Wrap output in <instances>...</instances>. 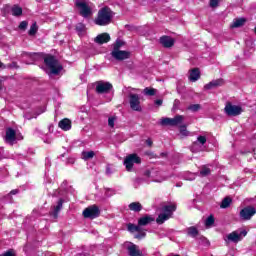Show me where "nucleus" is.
<instances>
[{
	"instance_id": "45",
	"label": "nucleus",
	"mask_w": 256,
	"mask_h": 256,
	"mask_svg": "<svg viewBox=\"0 0 256 256\" xmlns=\"http://www.w3.org/2000/svg\"><path fill=\"white\" fill-rule=\"evenodd\" d=\"M7 156L5 155V150L3 148H0V159H6Z\"/></svg>"
},
{
	"instance_id": "20",
	"label": "nucleus",
	"mask_w": 256,
	"mask_h": 256,
	"mask_svg": "<svg viewBox=\"0 0 256 256\" xmlns=\"http://www.w3.org/2000/svg\"><path fill=\"white\" fill-rule=\"evenodd\" d=\"M153 221H155V218L150 215H145L138 220V225L140 226V228L145 227L149 225V223H153Z\"/></svg>"
},
{
	"instance_id": "53",
	"label": "nucleus",
	"mask_w": 256,
	"mask_h": 256,
	"mask_svg": "<svg viewBox=\"0 0 256 256\" xmlns=\"http://www.w3.org/2000/svg\"><path fill=\"white\" fill-rule=\"evenodd\" d=\"M33 62L26 61V65H31Z\"/></svg>"
},
{
	"instance_id": "28",
	"label": "nucleus",
	"mask_w": 256,
	"mask_h": 256,
	"mask_svg": "<svg viewBox=\"0 0 256 256\" xmlns=\"http://www.w3.org/2000/svg\"><path fill=\"white\" fill-rule=\"evenodd\" d=\"M113 50L112 51H121L122 47H125V41L121 39H117L115 43L112 45Z\"/></svg>"
},
{
	"instance_id": "32",
	"label": "nucleus",
	"mask_w": 256,
	"mask_h": 256,
	"mask_svg": "<svg viewBox=\"0 0 256 256\" xmlns=\"http://www.w3.org/2000/svg\"><path fill=\"white\" fill-rule=\"evenodd\" d=\"M187 234L190 235V237H197L199 230H197L195 226H192L187 229Z\"/></svg>"
},
{
	"instance_id": "6",
	"label": "nucleus",
	"mask_w": 256,
	"mask_h": 256,
	"mask_svg": "<svg viewBox=\"0 0 256 256\" xmlns=\"http://www.w3.org/2000/svg\"><path fill=\"white\" fill-rule=\"evenodd\" d=\"M139 165L141 163V158L138 157L137 154H130L124 159V165L126 167V171H132L133 165Z\"/></svg>"
},
{
	"instance_id": "47",
	"label": "nucleus",
	"mask_w": 256,
	"mask_h": 256,
	"mask_svg": "<svg viewBox=\"0 0 256 256\" xmlns=\"http://www.w3.org/2000/svg\"><path fill=\"white\" fill-rule=\"evenodd\" d=\"M2 256H15V254H13V251L9 250L6 253H4Z\"/></svg>"
},
{
	"instance_id": "17",
	"label": "nucleus",
	"mask_w": 256,
	"mask_h": 256,
	"mask_svg": "<svg viewBox=\"0 0 256 256\" xmlns=\"http://www.w3.org/2000/svg\"><path fill=\"white\" fill-rule=\"evenodd\" d=\"M225 82L223 81V79H216V80H212L211 82H209L208 84H206L204 86V90L205 91H211V89H217V87H221L223 86Z\"/></svg>"
},
{
	"instance_id": "25",
	"label": "nucleus",
	"mask_w": 256,
	"mask_h": 256,
	"mask_svg": "<svg viewBox=\"0 0 256 256\" xmlns=\"http://www.w3.org/2000/svg\"><path fill=\"white\" fill-rule=\"evenodd\" d=\"M128 207L130 211H134L135 213H139L143 209V206L139 202H132Z\"/></svg>"
},
{
	"instance_id": "22",
	"label": "nucleus",
	"mask_w": 256,
	"mask_h": 256,
	"mask_svg": "<svg viewBox=\"0 0 256 256\" xmlns=\"http://www.w3.org/2000/svg\"><path fill=\"white\" fill-rule=\"evenodd\" d=\"M58 125L63 131H69V129H71V120L65 118L61 120Z\"/></svg>"
},
{
	"instance_id": "10",
	"label": "nucleus",
	"mask_w": 256,
	"mask_h": 256,
	"mask_svg": "<svg viewBox=\"0 0 256 256\" xmlns=\"http://www.w3.org/2000/svg\"><path fill=\"white\" fill-rule=\"evenodd\" d=\"M111 57L116 61H125V59L131 57V52L125 50H112Z\"/></svg>"
},
{
	"instance_id": "19",
	"label": "nucleus",
	"mask_w": 256,
	"mask_h": 256,
	"mask_svg": "<svg viewBox=\"0 0 256 256\" xmlns=\"http://www.w3.org/2000/svg\"><path fill=\"white\" fill-rule=\"evenodd\" d=\"M95 43L98 45H103L104 43H109L111 41V36L108 33L99 34L95 39Z\"/></svg>"
},
{
	"instance_id": "52",
	"label": "nucleus",
	"mask_w": 256,
	"mask_h": 256,
	"mask_svg": "<svg viewBox=\"0 0 256 256\" xmlns=\"http://www.w3.org/2000/svg\"><path fill=\"white\" fill-rule=\"evenodd\" d=\"M1 67H4L3 62L0 61V69Z\"/></svg>"
},
{
	"instance_id": "34",
	"label": "nucleus",
	"mask_w": 256,
	"mask_h": 256,
	"mask_svg": "<svg viewBox=\"0 0 256 256\" xmlns=\"http://www.w3.org/2000/svg\"><path fill=\"white\" fill-rule=\"evenodd\" d=\"M231 198L226 197L222 200V203L220 205L221 209H227L231 205Z\"/></svg>"
},
{
	"instance_id": "41",
	"label": "nucleus",
	"mask_w": 256,
	"mask_h": 256,
	"mask_svg": "<svg viewBox=\"0 0 256 256\" xmlns=\"http://www.w3.org/2000/svg\"><path fill=\"white\" fill-rule=\"evenodd\" d=\"M144 95H148L149 97H153L155 95V89L153 88H145Z\"/></svg>"
},
{
	"instance_id": "2",
	"label": "nucleus",
	"mask_w": 256,
	"mask_h": 256,
	"mask_svg": "<svg viewBox=\"0 0 256 256\" xmlns=\"http://www.w3.org/2000/svg\"><path fill=\"white\" fill-rule=\"evenodd\" d=\"M44 63L49 69V74L50 75H59L61 71H63V66L59 63L57 59H55L54 56L48 55L44 58Z\"/></svg>"
},
{
	"instance_id": "40",
	"label": "nucleus",
	"mask_w": 256,
	"mask_h": 256,
	"mask_svg": "<svg viewBox=\"0 0 256 256\" xmlns=\"http://www.w3.org/2000/svg\"><path fill=\"white\" fill-rule=\"evenodd\" d=\"M201 109V105L199 104H192L188 107L189 111H192L193 113H196V111H199Z\"/></svg>"
},
{
	"instance_id": "7",
	"label": "nucleus",
	"mask_w": 256,
	"mask_h": 256,
	"mask_svg": "<svg viewBox=\"0 0 256 256\" xmlns=\"http://www.w3.org/2000/svg\"><path fill=\"white\" fill-rule=\"evenodd\" d=\"M128 99L130 103V107L133 111H141V98L138 94L129 93Z\"/></svg>"
},
{
	"instance_id": "48",
	"label": "nucleus",
	"mask_w": 256,
	"mask_h": 256,
	"mask_svg": "<svg viewBox=\"0 0 256 256\" xmlns=\"http://www.w3.org/2000/svg\"><path fill=\"white\" fill-rule=\"evenodd\" d=\"M187 181H194L195 179V174H190L189 177H186Z\"/></svg>"
},
{
	"instance_id": "46",
	"label": "nucleus",
	"mask_w": 256,
	"mask_h": 256,
	"mask_svg": "<svg viewBox=\"0 0 256 256\" xmlns=\"http://www.w3.org/2000/svg\"><path fill=\"white\" fill-rule=\"evenodd\" d=\"M155 105H157L158 107H161V105H163V100L161 99L156 100Z\"/></svg>"
},
{
	"instance_id": "49",
	"label": "nucleus",
	"mask_w": 256,
	"mask_h": 256,
	"mask_svg": "<svg viewBox=\"0 0 256 256\" xmlns=\"http://www.w3.org/2000/svg\"><path fill=\"white\" fill-rule=\"evenodd\" d=\"M146 144L148 145V147H151L153 145V141L151 139H147Z\"/></svg>"
},
{
	"instance_id": "16",
	"label": "nucleus",
	"mask_w": 256,
	"mask_h": 256,
	"mask_svg": "<svg viewBox=\"0 0 256 256\" xmlns=\"http://www.w3.org/2000/svg\"><path fill=\"white\" fill-rule=\"evenodd\" d=\"M126 249L128 251V255L130 256H143V252H141V250L139 249V246L133 243H129L126 246Z\"/></svg>"
},
{
	"instance_id": "24",
	"label": "nucleus",
	"mask_w": 256,
	"mask_h": 256,
	"mask_svg": "<svg viewBox=\"0 0 256 256\" xmlns=\"http://www.w3.org/2000/svg\"><path fill=\"white\" fill-rule=\"evenodd\" d=\"M245 18H238L233 21L231 24L232 29H237L239 27H243L245 25Z\"/></svg>"
},
{
	"instance_id": "38",
	"label": "nucleus",
	"mask_w": 256,
	"mask_h": 256,
	"mask_svg": "<svg viewBox=\"0 0 256 256\" xmlns=\"http://www.w3.org/2000/svg\"><path fill=\"white\" fill-rule=\"evenodd\" d=\"M180 135L181 137H189V132L187 131V126H180Z\"/></svg>"
},
{
	"instance_id": "43",
	"label": "nucleus",
	"mask_w": 256,
	"mask_h": 256,
	"mask_svg": "<svg viewBox=\"0 0 256 256\" xmlns=\"http://www.w3.org/2000/svg\"><path fill=\"white\" fill-rule=\"evenodd\" d=\"M221 0H210V7L215 8L218 7Z\"/></svg>"
},
{
	"instance_id": "9",
	"label": "nucleus",
	"mask_w": 256,
	"mask_h": 256,
	"mask_svg": "<svg viewBox=\"0 0 256 256\" xmlns=\"http://www.w3.org/2000/svg\"><path fill=\"white\" fill-rule=\"evenodd\" d=\"M185 117L182 115H177L174 118H163L161 120V125H170L171 127H175L177 125H180V123H183Z\"/></svg>"
},
{
	"instance_id": "13",
	"label": "nucleus",
	"mask_w": 256,
	"mask_h": 256,
	"mask_svg": "<svg viewBox=\"0 0 256 256\" xmlns=\"http://www.w3.org/2000/svg\"><path fill=\"white\" fill-rule=\"evenodd\" d=\"M113 89V85L109 82L98 81L96 83V93H109Z\"/></svg>"
},
{
	"instance_id": "12",
	"label": "nucleus",
	"mask_w": 256,
	"mask_h": 256,
	"mask_svg": "<svg viewBox=\"0 0 256 256\" xmlns=\"http://www.w3.org/2000/svg\"><path fill=\"white\" fill-rule=\"evenodd\" d=\"M224 110L230 117H237L243 111L240 106L232 105L231 103H227Z\"/></svg>"
},
{
	"instance_id": "33",
	"label": "nucleus",
	"mask_w": 256,
	"mask_h": 256,
	"mask_svg": "<svg viewBox=\"0 0 256 256\" xmlns=\"http://www.w3.org/2000/svg\"><path fill=\"white\" fill-rule=\"evenodd\" d=\"M208 175H211V169L207 166H203L200 170V176L207 177Z\"/></svg>"
},
{
	"instance_id": "5",
	"label": "nucleus",
	"mask_w": 256,
	"mask_h": 256,
	"mask_svg": "<svg viewBox=\"0 0 256 256\" xmlns=\"http://www.w3.org/2000/svg\"><path fill=\"white\" fill-rule=\"evenodd\" d=\"M100 214L101 210H99L97 205L89 206L83 211V217H85V219H97Z\"/></svg>"
},
{
	"instance_id": "54",
	"label": "nucleus",
	"mask_w": 256,
	"mask_h": 256,
	"mask_svg": "<svg viewBox=\"0 0 256 256\" xmlns=\"http://www.w3.org/2000/svg\"><path fill=\"white\" fill-rule=\"evenodd\" d=\"M146 175H149V172H147Z\"/></svg>"
},
{
	"instance_id": "15",
	"label": "nucleus",
	"mask_w": 256,
	"mask_h": 256,
	"mask_svg": "<svg viewBox=\"0 0 256 256\" xmlns=\"http://www.w3.org/2000/svg\"><path fill=\"white\" fill-rule=\"evenodd\" d=\"M128 231H130L131 233H135V231L137 233H140L135 236L136 239H143V237L147 235L145 232H143V229L139 226V224L138 225L128 224Z\"/></svg>"
},
{
	"instance_id": "21",
	"label": "nucleus",
	"mask_w": 256,
	"mask_h": 256,
	"mask_svg": "<svg viewBox=\"0 0 256 256\" xmlns=\"http://www.w3.org/2000/svg\"><path fill=\"white\" fill-rule=\"evenodd\" d=\"M163 213L171 217L173 215L174 211H177V205L176 204H170V205H164L162 207Z\"/></svg>"
},
{
	"instance_id": "31",
	"label": "nucleus",
	"mask_w": 256,
	"mask_h": 256,
	"mask_svg": "<svg viewBox=\"0 0 256 256\" xmlns=\"http://www.w3.org/2000/svg\"><path fill=\"white\" fill-rule=\"evenodd\" d=\"M192 153H199V151H203V145L199 144V142H194L191 146Z\"/></svg>"
},
{
	"instance_id": "29",
	"label": "nucleus",
	"mask_w": 256,
	"mask_h": 256,
	"mask_svg": "<svg viewBox=\"0 0 256 256\" xmlns=\"http://www.w3.org/2000/svg\"><path fill=\"white\" fill-rule=\"evenodd\" d=\"M22 57L26 59H30V61H37V57H39V54L37 53H29V52H22Z\"/></svg>"
},
{
	"instance_id": "11",
	"label": "nucleus",
	"mask_w": 256,
	"mask_h": 256,
	"mask_svg": "<svg viewBox=\"0 0 256 256\" xmlns=\"http://www.w3.org/2000/svg\"><path fill=\"white\" fill-rule=\"evenodd\" d=\"M256 209L253 206H248L240 211V219L243 221H249L255 215Z\"/></svg>"
},
{
	"instance_id": "42",
	"label": "nucleus",
	"mask_w": 256,
	"mask_h": 256,
	"mask_svg": "<svg viewBox=\"0 0 256 256\" xmlns=\"http://www.w3.org/2000/svg\"><path fill=\"white\" fill-rule=\"evenodd\" d=\"M115 121H117V117L111 116L108 118V125L109 127H115Z\"/></svg>"
},
{
	"instance_id": "35",
	"label": "nucleus",
	"mask_w": 256,
	"mask_h": 256,
	"mask_svg": "<svg viewBox=\"0 0 256 256\" xmlns=\"http://www.w3.org/2000/svg\"><path fill=\"white\" fill-rule=\"evenodd\" d=\"M17 193H19V189L11 190L10 193L5 196V198H6L8 201H10V203H13V197H12V195H17Z\"/></svg>"
},
{
	"instance_id": "1",
	"label": "nucleus",
	"mask_w": 256,
	"mask_h": 256,
	"mask_svg": "<svg viewBox=\"0 0 256 256\" xmlns=\"http://www.w3.org/2000/svg\"><path fill=\"white\" fill-rule=\"evenodd\" d=\"M113 15L114 14L111 11V8L104 7L98 11V14L94 20V23L96 25H99L100 27H105L111 24V21H113Z\"/></svg>"
},
{
	"instance_id": "18",
	"label": "nucleus",
	"mask_w": 256,
	"mask_h": 256,
	"mask_svg": "<svg viewBox=\"0 0 256 256\" xmlns=\"http://www.w3.org/2000/svg\"><path fill=\"white\" fill-rule=\"evenodd\" d=\"M160 43L166 49H169V48L173 47V45H175V39H173L170 36H162V37H160Z\"/></svg>"
},
{
	"instance_id": "30",
	"label": "nucleus",
	"mask_w": 256,
	"mask_h": 256,
	"mask_svg": "<svg viewBox=\"0 0 256 256\" xmlns=\"http://www.w3.org/2000/svg\"><path fill=\"white\" fill-rule=\"evenodd\" d=\"M94 157H95V152L93 151L82 152V159H84V161H89V159H93Z\"/></svg>"
},
{
	"instance_id": "26",
	"label": "nucleus",
	"mask_w": 256,
	"mask_h": 256,
	"mask_svg": "<svg viewBox=\"0 0 256 256\" xmlns=\"http://www.w3.org/2000/svg\"><path fill=\"white\" fill-rule=\"evenodd\" d=\"M168 219H171V216L163 212L159 214L158 218L156 219V223H158V225H163V223H165V221Z\"/></svg>"
},
{
	"instance_id": "37",
	"label": "nucleus",
	"mask_w": 256,
	"mask_h": 256,
	"mask_svg": "<svg viewBox=\"0 0 256 256\" xmlns=\"http://www.w3.org/2000/svg\"><path fill=\"white\" fill-rule=\"evenodd\" d=\"M38 29L39 28L37 27V23H33L30 27V30H29L28 34L33 36L37 33Z\"/></svg>"
},
{
	"instance_id": "51",
	"label": "nucleus",
	"mask_w": 256,
	"mask_h": 256,
	"mask_svg": "<svg viewBox=\"0 0 256 256\" xmlns=\"http://www.w3.org/2000/svg\"><path fill=\"white\" fill-rule=\"evenodd\" d=\"M68 163H75V159L68 160Z\"/></svg>"
},
{
	"instance_id": "8",
	"label": "nucleus",
	"mask_w": 256,
	"mask_h": 256,
	"mask_svg": "<svg viewBox=\"0 0 256 256\" xmlns=\"http://www.w3.org/2000/svg\"><path fill=\"white\" fill-rule=\"evenodd\" d=\"M75 5L77 9H79V13L82 17H91V15H93V12L91 11V7H89L87 3L83 1H76Z\"/></svg>"
},
{
	"instance_id": "39",
	"label": "nucleus",
	"mask_w": 256,
	"mask_h": 256,
	"mask_svg": "<svg viewBox=\"0 0 256 256\" xmlns=\"http://www.w3.org/2000/svg\"><path fill=\"white\" fill-rule=\"evenodd\" d=\"M196 143L204 146L207 143V137L205 136H198L197 140L195 141Z\"/></svg>"
},
{
	"instance_id": "4",
	"label": "nucleus",
	"mask_w": 256,
	"mask_h": 256,
	"mask_svg": "<svg viewBox=\"0 0 256 256\" xmlns=\"http://www.w3.org/2000/svg\"><path fill=\"white\" fill-rule=\"evenodd\" d=\"M243 237H247V230L239 228L226 236L225 243H227V245H229V243H239V241H243Z\"/></svg>"
},
{
	"instance_id": "23",
	"label": "nucleus",
	"mask_w": 256,
	"mask_h": 256,
	"mask_svg": "<svg viewBox=\"0 0 256 256\" xmlns=\"http://www.w3.org/2000/svg\"><path fill=\"white\" fill-rule=\"evenodd\" d=\"M199 77H201L199 69L197 68L192 69L189 76L190 81H193V82L198 81Z\"/></svg>"
},
{
	"instance_id": "3",
	"label": "nucleus",
	"mask_w": 256,
	"mask_h": 256,
	"mask_svg": "<svg viewBox=\"0 0 256 256\" xmlns=\"http://www.w3.org/2000/svg\"><path fill=\"white\" fill-rule=\"evenodd\" d=\"M54 197H59V200L57 202V205L52 206V211L50 212V214L52 215V217H54V219H57V217H59V212L61 211V209H63V203H66L67 201V197H65V192L61 191H56L54 193Z\"/></svg>"
},
{
	"instance_id": "27",
	"label": "nucleus",
	"mask_w": 256,
	"mask_h": 256,
	"mask_svg": "<svg viewBox=\"0 0 256 256\" xmlns=\"http://www.w3.org/2000/svg\"><path fill=\"white\" fill-rule=\"evenodd\" d=\"M11 11L14 17H20V15H23V8L18 5L12 6Z\"/></svg>"
},
{
	"instance_id": "44",
	"label": "nucleus",
	"mask_w": 256,
	"mask_h": 256,
	"mask_svg": "<svg viewBox=\"0 0 256 256\" xmlns=\"http://www.w3.org/2000/svg\"><path fill=\"white\" fill-rule=\"evenodd\" d=\"M27 21H22L20 24H19V29H21L22 31H25V29H27Z\"/></svg>"
},
{
	"instance_id": "36",
	"label": "nucleus",
	"mask_w": 256,
	"mask_h": 256,
	"mask_svg": "<svg viewBox=\"0 0 256 256\" xmlns=\"http://www.w3.org/2000/svg\"><path fill=\"white\" fill-rule=\"evenodd\" d=\"M214 223H215V218L213 217V215H210V216L206 219V221H205V226H206L207 228L213 227Z\"/></svg>"
},
{
	"instance_id": "50",
	"label": "nucleus",
	"mask_w": 256,
	"mask_h": 256,
	"mask_svg": "<svg viewBox=\"0 0 256 256\" xmlns=\"http://www.w3.org/2000/svg\"><path fill=\"white\" fill-rule=\"evenodd\" d=\"M10 67H17V63L13 62L12 64H10Z\"/></svg>"
},
{
	"instance_id": "14",
	"label": "nucleus",
	"mask_w": 256,
	"mask_h": 256,
	"mask_svg": "<svg viewBox=\"0 0 256 256\" xmlns=\"http://www.w3.org/2000/svg\"><path fill=\"white\" fill-rule=\"evenodd\" d=\"M5 143H8L9 145H13L17 139H23V137L17 138V132L13 128H7L6 129V135H5Z\"/></svg>"
}]
</instances>
